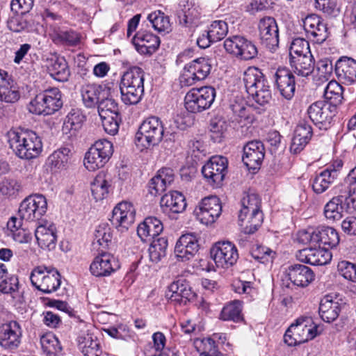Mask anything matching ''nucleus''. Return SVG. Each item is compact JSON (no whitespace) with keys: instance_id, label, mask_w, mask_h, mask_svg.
I'll return each instance as SVG.
<instances>
[{"instance_id":"nucleus-46","label":"nucleus","mask_w":356,"mask_h":356,"mask_svg":"<svg viewBox=\"0 0 356 356\" xmlns=\"http://www.w3.org/2000/svg\"><path fill=\"white\" fill-rule=\"evenodd\" d=\"M343 88L336 81H330L324 90V97L335 107L342 102Z\"/></svg>"},{"instance_id":"nucleus-3","label":"nucleus","mask_w":356,"mask_h":356,"mask_svg":"<svg viewBox=\"0 0 356 356\" xmlns=\"http://www.w3.org/2000/svg\"><path fill=\"white\" fill-rule=\"evenodd\" d=\"M298 240L305 244L323 245L328 250L337 247L340 241L339 233L334 228L324 225L299 232Z\"/></svg>"},{"instance_id":"nucleus-28","label":"nucleus","mask_w":356,"mask_h":356,"mask_svg":"<svg viewBox=\"0 0 356 356\" xmlns=\"http://www.w3.org/2000/svg\"><path fill=\"white\" fill-rule=\"evenodd\" d=\"M21 327L17 321H10L0 327V345L8 349L16 348L20 343Z\"/></svg>"},{"instance_id":"nucleus-21","label":"nucleus","mask_w":356,"mask_h":356,"mask_svg":"<svg viewBox=\"0 0 356 356\" xmlns=\"http://www.w3.org/2000/svg\"><path fill=\"white\" fill-rule=\"evenodd\" d=\"M35 236L41 248L51 250L56 248L57 236L56 227L52 223L44 220L39 222L35 230Z\"/></svg>"},{"instance_id":"nucleus-39","label":"nucleus","mask_w":356,"mask_h":356,"mask_svg":"<svg viewBox=\"0 0 356 356\" xmlns=\"http://www.w3.org/2000/svg\"><path fill=\"white\" fill-rule=\"evenodd\" d=\"M145 72L139 67L134 66L124 73L120 87H140L144 88Z\"/></svg>"},{"instance_id":"nucleus-50","label":"nucleus","mask_w":356,"mask_h":356,"mask_svg":"<svg viewBox=\"0 0 356 356\" xmlns=\"http://www.w3.org/2000/svg\"><path fill=\"white\" fill-rule=\"evenodd\" d=\"M209 37L213 42L222 40L228 33L227 24L223 20H216L211 23L207 31Z\"/></svg>"},{"instance_id":"nucleus-8","label":"nucleus","mask_w":356,"mask_h":356,"mask_svg":"<svg viewBox=\"0 0 356 356\" xmlns=\"http://www.w3.org/2000/svg\"><path fill=\"white\" fill-rule=\"evenodd\" d=\"M60 277L56 269L38 266L31 272L30 280L32 285L37 289L44 293H51L60 287Z\"/></svg>"},{"instance_id":"nucleus-60","label":"nucleus","mask_w":356,"mask_h":356,"mask_svg":"<svg viewBox=\"0 0 356 356\" xmlns=\"http://www.w3.org/2000/svg\"><path fill=\"white\" fill-rule=\"evenodd\" d=\"M55 40L68 45H76L79 41V35L73 31L60 30L56 33Z\"/></svg>"},{"instance_id":"nucleus-6","label":"nucleus","mask_w":356,"mask_h":356,"mask_svg":"<svg viewBox=\"0 0 356 356\" xmlns=\"http://www.w3.org/2000/svg\"><path fill=\"white\" fill-rule=\"evenodd\" d=\"M63 106L61 92L57 88L38 94L28 105L29 111L36 115H48L58 111Z\"/></svg>"},{"instance_id":"nucleus-43","label":"nucleus","mask_w":356,"mask_h":356,"mask_svg":"<svg viewBox=\"0 0 356 356\" xmlns=\"http://www.w3.org/2000/svg\"><path fill=\"white\" fill-rule=\"evenodd\" d=\"M334 181V173L332 175L323 170L313 179L312 189L315 193L321 194L327 191Z\"/></svg>"},{"instance_id":"nucleus-19","label":"nucleus","mask_w":356,"mask_h":356,"mask_svg":"<svg viewBox=\"0 0 356 356\" xmlns=\"http://www.w3.org/2000/svg\"><path fill=\"white\" fill-rule=\"evenodd\" d=\"M309 248L298 251V259L301 261L313 266H323L328 264L332 259V254L327 248L310 245Z\"/></svg>"},{"instance_id":"nucleus-24","label":"nucleus","mask_w":356,"mask_h":356,"mask_svg":"<svg viewBox=\"0 0 356 356\" xmlns=\"http://www.w3.org/2000/svg\"><path fill=\"white\" fill-rule=\"evenodd\" d=\"M274 79L280 95L286 99H292L296 90L293 73L287 68H278L274 74Z\"/></svg>"},{"instance_id":"nucleus-17","label":"nucleus","mask_w":356,"mask_h":356,"mask_svg":"<svg viewBox=\"0 0 356 356\" xmlns=\"http://www.w3.org/2000/svg\"><path fill=\"white\" fill-rule=\"evenodd\" d=\"M211 255L218 267L229 268L236 264L238 253L236 246L229 241L217 243L211 250Z\"/></svg>"},{"instance_id":"nucleus-25","label":"nucleus","mask_w":356,"mask_h":356,"mask_svg":"<svg viewBox=\"0 0 356 356\" xmlns=\"http://www.w3.org/2000/svg\"><path fill=\"white\" fill-rule=\"evenodd\" d=\"M303 27L316 43H323L328 37L327 24L316 14L309 15L303 19Z\"/></svg>"},{"instance_id":"nucleus-37","label":"nucleus","mask_w":356,"mask_h":356,"mask_svg":"<svg viewBox=\"0 0 356 356\" xmlns=\"http://www.w3.org/2000/svg\"><path fill=\"white\" fill-rule=\"evenodd\" d=\"M350 206L340 200L339 198L332 197L324 207L323 213L327 220L337 221L343 216L344 212H348Z\"/></svg>"},{"instance_id":"nucleus-2","label":"nucleus","mask_w":356,"mask_h":356,"mask_svg":"<svg viewBox=\"0 0 356 356\" xmlns=\"http://www.w3.org/2000/svg\"><path fill=\"white\" fill-rule=\"evenodd\" d=\"M243 79L247 92L257 104L269 103L272 99L271 90L265 76L258 68H248L243 73Z\"/></svg>"},{"instance_id":"nucleus-26","label":"nucleus","mask_w":356,"mask_h":356,"mask_svg":"<svg viewBox=\"0 0 356 356\" xmlns=\"http://www.w3.org/2000/svg\"><path fill=\"white\" fill-rule=\"evenodd\" d=\"M198 250L199 244L196 236L193 234H186L177 241L175 254L179 260L184 261L191 259Z\"/></svg>"},{"instance_id":"nucleus-10","label":"nucleus","mask_w":356,"mask_h":356,"mask_svg":"<svg viewBox=\"0 0 356 356\" xmlns=\"http://www.w3.org/2000/svg\"><path fill=\"white\" fill-rule=\"evenodd\" d=\"M47 210L45 197L40 194L29 195L20 204L18 215L26 222H40Z\"/></svg>"},{"instance_id":"nucleus-11","label":"nucleus","mask_w":356,"mask_h":356,"mask_svg":"<svg viewBox=\"0 0 356 356\" xmlns=\"http://www.w3.org/2000/svg\"><path fill=\"white\" fill-rule=\"evenodd\" d=\"M260 204V199L254 193L247 194L241 200L242 209L240 210L238 218L243 222L248 215L250 216L248 222L251 232H255L263 221Z\"/></svg>"},{"instance_id":"nucleus-51","label":"nucleus","mask_w":356,"mask_h":356,"mask_svg":"<svg viewBox=\"0 0 356 356\" xmlns=\"http://www.w3.org/2000/svg\"><path fill=\"white\" fill-rule=\"evenodd\" d=\"M312 54L309 48V42L302 38L294 39L290 46L289 56L290 60L295 58V57L305 56Z\"/></svg>"},{"instance_id":"nucleus-12","label":"nucleus","mask_w":356,"mask_h":356,"mask_svg":"<svg viewBox=\"0 0 356 356\" xmlns=\"http://www.w3.org/2000/svg\"><path fill=\"white\" fill-rule=\"evenodd\" d=\"M211 65L205 58H198L185 65L180 76V83L190 86L197 81L205 79L210 74Z\"/></svg>"},{"instance_id":"nucleus-18","label":"nucleus","mask_w":356,"mask_h":356,"mask_svg":"<svg viewBox=\"0 0 356 356\" xmlns=\"http://www.w3.org/2000/svg\"><path fill=\"white\" fill-rule=\"evenodd\" d=\"M136 211L131 202L123 201L113 209L110 221L113 226L123 232L135 221Z\"/></svg>"},{"instance_id":"nucleus-30","label":"nucleus","mask_w":356,"mask_h":356,"mask_svg":"<svg viewBox=\"0 0 356 356\" xmlns=\"http://www.w3.org/2000/svg\"><path fill=\"white\" fill-rule=\"evenodd\" d=\"M83 104L87 108H95L102 98L109 94V88L95 83L85 84L81 89Z\"/></svg>"},{"instance_id":"nucleus-36","label":"nucleus","mask_w":356,"mask_h":356,"mask_svg":"<svg viewBox=\"0 0 356 356\" xmlns=\"http://www.w3.org/2000/svg\"><path fill=\"white\" fill-rule=\"evenodd\" d=\"M76 341L79 349L85 356H100L102 351L99 344L93 339L88 330L81 331Z\"/></svg>"},{"instance_id":"nucleus-49","label":"nucleus","mask_w":356,"mask_h":356,"mask_svg":"<svg viewBox=\"0 0 356 356\" xmlns=\"http://www.w3.org/2000/svg\"><path fill=\"white\" fill-rule=\"evenodd\" d=\"M111 228L103 224L97 228L92 245L94 248L99 246V248L102 247V249H106L108 247L109 243H111Z\"/></svg>"},{"instance_id":"nucleus-14","label":"nucleus","mask_w":356,"mask_h":356,"mask_svg":"<svg viewBox=\"0 0 356 356\" xmlns=\"http://www.w3.org/2000/svg\"><path fill=\"white\" fill-rule=\"evenodd\" d=\"M337 108L326 101H317L307 108V113L311 121L320 129H327L335 115Z\"/></svg>"},{"instance_id":"nucleus-53","label":"nucleus","mask_w":356,"mask_h":356,"mask_svg":"<svg viewBox=\"0 0 356 356\" xmlns=\"http://www.w3.org/2000/svg\"><path fill=\"white\" fill-rule=\"evenodd\" d=\"M251 256L262 264L272 263L275 252L267 247L256 245L250 251Z\"/></svg>"},{"instance_id":"nucleus-35","label":"nucleus","mask_w":356,"mask_h":356,"mask_svg":"<svg viewBox=\"0 0 356 356\" xmlns=\"http://www.w3.org/2000/svg\"><path fill=\"white\" fill-rule=\"evenodd\" d=\"M160 204L164 212L179 213L186 207L184 195L178 191H171L162 196Z\"/></svg>"},{"instance_id":"nucleus-34","label":"nucleus","mask_w":356,"mask_h":356,"mask_svg":"<svg viewBox=\"0 0 356 356\" xmlns=\"http://www.w3.org/2000/svg\"><path fill=\"white\" fill-rule=\"evenodd\" d=\"M47 70L50 76L55 80L64 82L68 80L70 72L64 57L52 54L47 58Z\"/></svg>"},{"instance_id":"nucleus-41","label":"nucleus","mask_w":356,"mask_h":356,"mask_svg":"<svg viewBox=\"0 0 356 356\" xmlns=\"http://www.w3.org/2000/svg\"><path fill=\"white\" fill-rule=\"evenodd\" d=\"M216 339H221V336L219 334L215 333L213 334V337H207L202 339H197L194 341L195 348L200 353L199 356H211L218 353H222L218 350V346L216 344Z\"/></svg>"},{"instance_id":"nucleus-33","label":"nucleus","mask_w":356,"mask_h":356,"mask_svg":"<svg viewBox=\"0 0 356 356\" xmlns=\"http://www.w3.org/2000/svg\"><path fill=\"white\" fill-rule=\"evenodd\" d=\"M339 299L337 295L328 294L321 300L318 312L321 319L327 323L335 321L341 311Z\"/></svg>"},{"instance_id":"nucleus-1","label":"nucleus","mask_w":356,"mask_h":356,"mask_svg":"<svg viewBox=\"0 0 356 356\" xmlns=\"http://www.w3.org/2000/svg\"><path fill=\"white\" fill-rule=\"evenodd\" d=\"M10 145L20 159L31 160L38 157L42 150L41 138L31 130L10 134Z\"/></svg>"},{"instance_id":"nucleus-64","label":"nucleus","mask_w":356,"mask_h":356,"mask_svg":"<svg viewBox=\"0 0 356 356\" xmlns=\"http://www.w3.org/2000/svg\"><path fill=\"white\" fill-rule=\"evenodd\" d=\"M34 0H12L10 9L15 13H20L22 15H25L33 8Z\"/></svg>"},{"instance_id":"nucleus-20","label":"nucleus","mask_w":356,"mask_h":356,"mask_svg":"<svg viewBox=\"0 0 356 356\" xmlns=\"http://www.w3.org/2000/svg\"><path fill=\"white\" fill-rule=\"evenodd\" d=\"M119 268L118 261L113 255L102 252L95 258L90 264V270L96 277H105L110 275Z\"/></svg>"},{"instance_id":"nucleus-56","label":"nucleus","mask_w":356,"mask_h":356,"mask_svg":"<svg viewBox=\"0 0 356 356\" xmlns=\"http://www.w3.org/2000/svg\"><path fill=\"white\" fill-rule=\"evenodd\" d=\"M316 8L328 16L334 17L339 13L337 0H315Z\"/></svg>"},{"instance_id":"nucleus-4","label":"nucleus","mask_w":356,"mask_h":356,"mask_svg":"<svg viewBox=\"0 0 356 356\" xmlns=\"http://www.w3.org/2000/svg\"><path fill=\"white\" fill-rule=\"evenodd\" d=\"M164 136V127L158 117L152 116L145 119L140 125L136 134L138 146L147 149L157 145Z\"/></svg>"},{"instance_id":"nucleus-52","label":"nucleus","mask_w":356,"mask_h":356,"mask_svg":"<svg viewBox=\"0 0 356 356\" xmlns=\"http://www.w3.org/2000/svg\"><path fill=\"white\" fill-rule=\"evenodd\" d=\"M85 120L86 116L80 109L72 108L67 115L64 124L67 128L76 131L81 127Z\"/></svg>"},{"instance_id":"nucleus-27","label":"nucleus","mask_w":356,"mask_h":356,"mask_svg":"<svg viewBox=\"0 0 356 356\" xmlns=\"http://www.w3.org/2000/svg\"><path fill=\"white\" fill-rule=\"evenodd\" d=\"M338 79L343 84L350 85L356 81V60L350 57L342 56L334 65Z\"/></svg>"},{"instance_id":"nucleus-58","label":"nucleus","mask_w":356,"mask_h":356,"mask_svg":"<svg viewBox=\"0 0 356 356\" xmlns=\"http://www.w3.org/2000/svg\"><path fill=\"white\" fill-rule=\"evenodd\" d=\"M7 27L13 32H21L29 27V22L22 16L13 14L7 20Z\"/></svg>"},{"instance_id":"nucleus-22","label":"nucleus","mask_w":356,"mask_h":356,"mask_svg":"<svg viewBox=\"0 0 356 356\" xmlns=\"http://www.w3.org/2000/svg\"><path fill=\"white\" fill-rule=\"evenodd\" d=\"M265 155L264 144L260 140L248 142L243 147V162L249 168H259Z\"/></svg>"},{"instance_id":"nucleus-16","label":"nucleus","mask_w":356,"mask_h":356,"mask_svg":"<svg viewBox=\"0 0 356 356\" xmlns=\"http://www.w3.org/2000/svg\"><path fill=\"white\" fill-rule=\"evenodd\" d=\"M259 40L262 46L271 52L279 47V29L275 19L270 17H264L259 23Z\"/></svg>"},{"instance_id":"nucleus-45","label":"nucleus","mask_w":356,"mask_h":356,"mask_svg":"<svg viewBox=\"0 0 356 356\" xmlns=\"http://www.w3.org/2000/svg\"><path fill=\"white\" fill-rule=\"evenodd\" d=\"M168 240L164 237H159L152 241L149 248V259L157 263L166 256Z\"/></svg>"},{"instance_id":"nucleus-23","label":"nucleus","mask_w":356,"mask_h":356,"mask_svg":"<svg viewBox=\"0 0 356 356\" xmlns=\"http://www.w3.org/2000/svg\"><path fill=\"white\" fill-rule=\"evenodd\" d=\"M195 296V293L185 280H177L173 282L165 293V297L171 302L184 305H186Z\"/></svg>"},{"instance_id":"nucleus-15","label":"nucleus","mask_w":356,"mask_h":356,"mask_svg":"<svg viewBox=\"0 0 356 356\" xmlns=\"http://www.w3.org/2000/svg\"><path fill=\"white\" fill-rule=\"evenodd\" d=\"M222 213L220 199L216 196L203 198L194 210L196 218L204 225L214 222Z\"/></svg>"},{"instance_id":"nucleus-57","label":"nucleus","mask_w":356,"mask_h":356,"mask_svg":"<svg viewBox=\"0 0 356 356\" xmlns=\"http://www.w3.org/2000/svg\"><path fill=\"white\" fill-rule=\"evenodd\" d=\"M353 186L354 184L346 178L342 184L337 186L336 189L339 194L334 197L341 199L342 202L350 205Z\"/></svg>"},{"instance_id":"nucleus-38","label":"nucleus","mask_w":356,"mask_h":356,"mask_svg":"<svg viewBox=\"0 0 356 356\" xmlns=\"http://www.w3.org/2000/svg\"><path fill=\"white\" fill-rule=\"evenodd\" d=\"M291 66L293 72L298 76L307 77L314 70L315 61L312 54L305 56L295 57L290 60Z\"/></svg>"},{"instance_id":"nucleus-63","label":"nucleus","mask_w":356,"mask_h":356,"mask_svg":"<svg viewBox=\"0 0 356 356\" xmlns=\"http://www.w3.org/2000/svg\"><path fill=\"white\" fill-rule=\"evenodd\" d=\"M257 54L258 51L256 46L251 41L245 38L240 49L238 58L243 60H250L255 58Z\"/></svg>"},{"instance_id":"nucleus-13","label":"nucleus","mask_w":356,"mask_h":356,"mask_svg":"<svg viewBox=\"0 0 356 356\" xmlns=\"http://www.w3.org/2000/svg\"><path fill=\"white\" fill-rule=\"evenodd\" d=\"M228 161L222 156H213L202 168L206 181L213 187H219L227 172Z\"/></svg>"},{"instance_id":"nucleus-54","label":"nucleus","mask_w":356,"mask_h":356,"mask_svg":"<svg viewBox=\"0 0 356 356\" xmlns=\"http://www.w3.org/2000/svg\"><path fill=\"white\" fill-rule=\"evenodd\" d=\"M108 184L104 175H98L92 184L91 191L97 200L104 199L108 193Z\"/></svg>"},{"instance_id":"nucleus-61","label":"nucleus","mask_w":356,"mask_h":356,"mask_svg":"<svg viewBox=\"0 0 356 356\" xmlns=\"http://www.w3.org/2000/svg\"><path fill=\"white\" fill-rule=\"evenodd\" d=\"M19 98V92L13 88L12 83L0 86V101L14 103L17 102Z\"/></svg>"},{"instance_id":"nucleus-9","label":"nucleus","mask_w":356,"mask_h":356,"mask_svg":"<svg viewBox=\"0 0 356 356\" xmlns=\"http://www.w3.org/2000/svg\"><path fill=\"white\" fill-rule=\"evenodd\" d=\"M113 153V147L111 142L106 139L99 140L86 152L84 165L91 171L101 168L109 161Z\"/></svg>"},{"instance_id":"nucleus-5","label":"nucleus","mask_w":356,"mask_h":356,"mask_svg":"<svg viewBox=\"0 0 356 356\" xmlns=\"http://www.w3.org/2000/svg\"><path fill=\"white\" fill-rule=\"evenodd\" d=\"M318 333V326L314 325L309 317L299 318L286 330L284 340L289 346H295L315 338Z\"/></svg>"},{"instance_id":"nucleus-32","label":"nucleus","mask_w":356,"mask_h":356,"mask_svg":"<svg viewBox=\"0 0 356 356\" xmlns=\"http://www.w3.org/2000/svg\"><path fill=\"white\" fill-rule=\"evenodd\" d=\"M286 274L291 283L297 286H307L314 279L312 269L302 264L291 265L286 270Z\"/></svg>"},{"instance_id":"nucleus-40","label":"nucleus","mask_w":356,"mask_h":356,"mask_svg":"<svg viewBox=\"0 0 356 356\" xmlns=\"http://www.w3.org/2000/svg\"><path fill=\"white\" fill-rule=\"evenodd\" d=\"M71 151L67 147H61L54 151L47 159V164L52 171L65 169L71 157Z\"/></svg>"},{"instance_id":"nucleus-31","label":"nucleus","mask_w":356,"mask_h":356,"mask_svg":"<svg viewBox=\"0 0 356 356\" xmlns=\"http://www.w3.org/2000/svg\"><path fill=\"white\" fill-rule=\"evenodd\" d=\"M312 135L313 131L309 123L305 120H300L294 131L290 151L294 154L300 152L309 143Z\"/></svg>"},{"instance_id":"nucleus-59","label":"nucleus","mask_w":356,"mask_h":356,"mask_svg":"<svg viewBox=\"0 0 356 356\" xmlns=\"http://www.w3.org/2000/svg\"><path fill=\"white\" fill-rule=\"evenodd\" d=\"M102 126L105 131L110 135H115L119 129V123L120 122V115L100 117Z\"/></svg>"},{"instance_id":"nucleus-29","label":"nucleus","mask_w":356,"mask_h":356,"mask_svg":"<svg viewBox=\"0 0 356 356\" xmlns=\"http://www.w3.org/2000/svg\"><path fill=\"white\" fill-rule=\"evenodd\" d=\"M132 42L139 53L151 55L159 48L160 39L150 32L140 31L133 38Z\"/></svg>"},{"instance_id":"nucleus-7","label":"nucleus","mask_w":356,"mask_h":356,"mask_svg":"<svg viewBox=\"0 0 356 356\" xmlns=\"http://www.w3.org/2000/svg\"><path fill=\"white\" fill-rule=\"evenodd\" d=\"M216 95V90L211 86L192 88L185 96V108L193 113L202 112L211 107Z\"/></svg>"},{"instance_id":"nucleus-62","label":"nucleus","mask_w":356,"mask_h":356,"mask_svg":"<svg viewBox=\"0 0 356 356\" xmlns=\"http://www.w3.org/2000/svg\"><path fill=\"white\" fill-rule=\"evenodd\" d=\"M19 281L15 275L6 276L0 282V291L3 293H12L18 290Z\"/></svg>"},{"instance_id":"nucleus-48","label":"nucleus","mask_w":356,"mask_h":356,"mask_svg":"<svg viewBox=\"0 0 356 356\" xmlns=\"http://www.w3.org/2000/svg\"><path fill=\"white\" fill-rule=\"evenodd\" d=\"M97 109L100 117L120 115L118 104L108 95L99 102Z\"/></svg>"},{"instance_id":"nucleus-55","label":"nucleus","mask_w":356,"mask_h":356,"mask_svg":"<svg viewBox=\"0 0 356 356\" xmlns=\"http://www.w3.org/2000/svg\"><path fill=\"white\" fill-rule=\"evenodd\" d=\"M245 38L241 35H234L227 38L224 42V47L226 51L239 57L240 49L243 45Z\"/></svg>"},{"instance_id":"nucleus-44","label":"nucleus","mask_w":356,"mask_h":356,"mask_svg":"<svg viewBox=\"0 0 356 356\" xmlns=\"http://www.w3.org/2000/svg\"><path fill=\"white\" fill-rule=\"evenodd\" d=\"M147 19L152 27L159 33H168L170 31L169 17L161 10H156L149 14Z\"/></svg>"},{"instance_id":"nucleus-42","label":"nucleus","mask_w":356,"mask_h":356,"mask_svg":"<svg viewBox=\"0 0 356 356\" xmlns=\"http://www.w3.org/2000/svg\"><path fill=\"white\" fill-rule=\"evenodd\" d=\"M241 312L242 302L240 300H234L227 304L222 308L220 313V318L223 321L239 322L243 320Z\"/></svg>"},{"instance_id":"nucleus-47","label":"nucleus","mask_w":356,"mask_h":356,"mask_svg":"<svg viewBox=\"0 0 356 356\" xmlns=\"http://www.w3.org/2000/svg\"><path fill=\"white\" fill-rule=\"evenodd\" d=\"M122 101L127 105L139 103L144 94V88L140 87H120Z\"/></svg>"}]
</instances>
